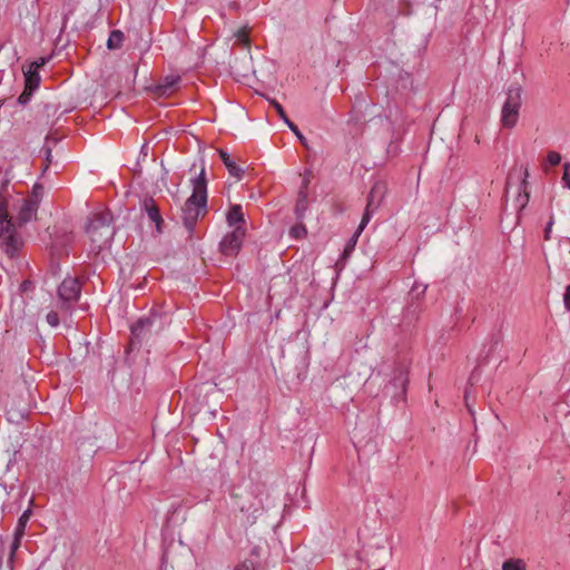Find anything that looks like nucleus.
I'll use <instances>...</instances> for the list:
<instances>
[{
    "label": "nucleus",
    "instance_id": "4be33fe9",
    "mask_svg": "<svg viewBox=\"0 0 570 570\" xmlns=\"http://www.w3.org/2000/svg\"><path fill=\"white\" fill-rule=\"evenodd\" d=\"M289 235L293 238L302 239L307 235V229L304 224L298 223L289 229Z\"/></svg>",
    "mask_w": 570,
    "mask_h": 570
},
{
    "label": "nucleus",
    "instance_id": "a878e982",
    "mask_svg": "<svg viewBox=\"0 0 570 570\" xmlns=\"http://www.w3.org/2000/svg\"><path fill=\"white\" fill-rule=\"evenodd\" d=\"M547 160L551 166H557L561 161V155L557 151H549Z\"/></svg>",
    "mask_w": 570,
    "mask_h": 570
},
{
    "label": "nucleus",
    "instance_id": "bb28decb",
    "mask_svg": "<svg viewBox=\"0 0 570 570\" xmlns=\"http://www.w3.org/2000/svg\"><path fill=\"white\" fill-rule=\"evenodd\" d=\"M562 181L564 186L570 189V163L563 164Z\"/></svg>",
    "mask_w": 570,
    "mask_h": 570
},
{
    "label": "nucleus",
    "instance_id": "39448f33",
    "mask_svg": "<svg viewBox=\"0 0 570 570\" xmlns=\"http://www.w3.org/2000/svg\"><path fill=\"white\" fill-rule=\"evenodd\" d=\"M164 328L161 318L157 314L140 318L131 326V344L135 342L148 341L154 334H158Z\"/></svg>",
    "mask_w": 570,
    "mask_h": 570
},
{
    "label": "nucleus",
    "instance_id": "6ab92c4d",
    "mask_svg": "<svg viewBox=\"0 0 570 570\" xmlns=\"http://www.w3.org/2000/svg\"><path fill=\"white\" fill-rule=\"evenodd\" d=\"M124 41V33L120 30H112L107 40L109 49H119Z\"/></svg>",
    "mask_w": 570,
    "mask_h": 570
},
{
    "label": "nucleus",
    "instance_id": "b1692460",
    "mask_svg": "<svg viewBox=\"0 0 570 570\" xmlns=\"http://www.w3.org/2000/svg\"><path fill=\"white\" fill-rule=\"evenodd\" d=\"M49 59L50 57H41L38 60L31 62L28 68L39 71V69L43 67L49 61Z\"/></svg>",
    "mask_w": 570,
    "mask_h": 570
},
{
    "label": "nucleus",
    "instance_id": "c9c22d12",
    "mask_svg": "<svg viewBox=\"0 0 570 570\" xmlns=\"http://www.w3.org/2000/svg\"><path fill=\"white\" fill-rule=\"evenodd\" d=\"M283 121L288 126V128L292 131H297V126L294 122H292L287 116H285V119H283Z\"/></svg>",
    "mask_w": 570,
    "mask_h": 570
},
{
    "label": "nucleus",
    "instance_id": "37998d69",
    "mask_svg": "<svg viewBox=\"0 0 570 570\" xmlns=\"http://www.w3.org/2000/svg\"><path fill=\"white\" fill-rule=\"evenodd\" d=\"M258 511H259V508H258V507L254 509V513H255V512H258Z\"/></svg>",
    "mask_w": 570,
    "mask_h": 570
},
{
    "label": "nucleus",
    "instance_id": "58836bf2",
    "mask_svg": "<svg viewBox=\"0 0 570 570\" xmlns=\"http://www.w3.org/2000/svg\"><path fill=\"white\" fill-rule=\"evenodd\" d=\"M357 238L358 237H355V234L352 236V238L350 239V244H348L350 248H353L355 246Z\"/></svg>",
    "mask_w": 570,
    "mask_h": 570
},
{
    "label": "nucleus",
    "instance_id": "1a4fd4ad",
    "mask_svg": "<svg viewBox=\"0 0 570 570\" xmlns=\"http://www.w3.org/2000/svg\"><path fill=\"white\" fill-rule=\"evenodd\" d=\"M38 207H39V203L36 198L22 199V204H21L18 215H17L19 225L27 224L32 218H35Z\"/></svg>",
    "mask_w": 570,
    "mask_h": 570
},
{
    "label": "nucleus",
    "instance_id": "f3484780",
    "mask_svg": "<svg viewBox=\"0 0 570 570\" xmlns=\"http://www.w3.org/2000/svg\"><path fill=\"white\" fill-rule=\"evenodd\" d=\"M23 73L27 90H36L40 85L39 71L28 68L27 70H23Z\"/></svg>",
    "mask_w": 570,
    "mask_h": 570
},
{
    "label": "nucleus",
    "instance_id": "412c9836",
    "mask_svg": "<svg viewBox=\"0 0 570 570\" xmlns=\"http://www.w3.org/2000/svg\"><path fill=\"white\" fill-rule=\"evenodd\" d=\"M502 570H527V566L522 559H509L503 562Z\"/></svg>",
    "mask_w": 570,
    "mask_h": 570
},
{
    "label": "nucleus",
    "instance_id": "dca6fc26",
    "mask_svg": "<svg viewBox=\"0 0 570 570\" xmlns=\"http://www.w3.org/2000/svg\"><path fill=\"white\" fill-rule=\"evenodd\" d=\"M226 219L230 226L244 223V213L242 206L233 205L226 215Z\"/></svg>",
    "mask_w": 570,
    "mask_h": 570
},
{
    "label": "nucleus",
    "instance_id": "c756f323",
    "mask_svg": "<svg viewBox=\"0 0 570 570\" xmlns=\"http://www.w3.org/2000/svg\"><path fill=\"white\" fill-rule=\"evenodd\" d=\"M32 91L33 90H27V88L24 87L23 92L18 98V102L21 105L27 104L32 95Z\"/></svg>",
    "mask_w": 570,
    "mask_h": 570
},
{
    "label": "nucleus",
    "instance_id": "7c9ffc66",
    "mask_svg": "<svg viewBox=\"0 0 570 570\" xmlns=\"http://www.w3.org/2000/svg\"><path fill=\"white\" fill-rule=\"evenodd\" d=\"M31 517V509H27L19 518L18 523L19 525H27L29 519Z\"/></svg>",
    "mask_w": 570,
    "mask_h": 570
},
{
    "label": "nucleus",
    "instance_id": "7ed1b4c3",
    "mask_svg": "<svg viewBox=\"0 0 570 570\" xmlns=\"http://www.w3.org/2000/svg\"><path fill=\"white\" fill-rule=\"evenodd\" d=\"M522 87L518 83L508 87L500 117L503 128L512 129L517 126L522 107Z\"/></svg>",
    "mask_w": 570,
    "mask_h": 570
},
{
    "label": "nucleus",
    "instance_id": "9d476101",
    "mask_svg": "<svg viewBox=\"0 0 570 570\" xmlns=\"http://www.w3.org/2000/svg\"><path fill=\"white\" fill-rule=\"evenodd\" d=\"M390 558V552L384 547H377L375 550L371 552L368 559V567L372 570H384L385 563Z\"/></svg>",
    "mask_w": 570,
    "mask_h": 570
},
{
    "label": "nucleus",
    "instance_id": "f03ea898",
    "mask_svg": "<svg viewBox=\"0 0 570 570\" xmlns=\"http://www.w3.org/2000/svg\"><path fill=\"white\" fill-rule=\"evenodd\" d=\"M112 220L114 217L109 210L95 213L88 218L86 234L90 240V250L95 254L110 245L115 235Z\"/></svg>",
    "mask_w": 570,
    "mask_h": 570
},
{
    "label": "nucleus",
    "instance_id": "72a5a7b5",
    "mask_svg": "<svg viewBox=\"0 0 570 570\" xmlns=\"http://www.w3.org/2000/svg\"><path fill=\"white\" fill-rule=\"evenodd\" d=\"M563 303H564V307L570 311V285H568L566 287V292H564V295H563Z\"/></svg>",
    "mask_w": 570,
    "mask_h": 570
},
{
    "label": "nucleus",
    "instance_id": "4c0bfd02",
    "mask_svg": "<svg viewBox=\"0 0 570 570\" xmlns=\"http://www.w3.org/2000/svg\"><path fill=\"white\" fill-rule=\"evenodd\" d=\"M51 159H52L51 149L47 148L46 149V161H47V165L51 163Z\"/></svg>",
    "mask_w": 570,
    "mask_h": 570
},
{
    "label": "nucleus",
    "instance_id": "e433bc0d",
    "mask_svg": "<svg viewBox=\"0 0 570 570\" xmlns=\"http://www.w3.org/2000/svg\"><path fill=\"white\" fill-rule=\"evenodd\" d=\"M297 138L299 139V141L306 147V139L305 137L301 134L299 129L297 128V131H293Z\"/></svg>",
    "mask_w": 570,
    "mask_h": 570
},
{
    "label": "nucleus",
    "instance_id": "cd10ccee",
    "mask_svg": "<svg viewBox=\"0 0 570 570\" xmlns=\"http://www.w3.org/2000/svg\"><path fill=\"white\" fill-rule=\"evenodd\" d=\"M47 322L50 326L56 327L59 325V316L56 312L51 311L47 314Z\"/></svg>",
    "mask_w": 570,
    "mask_h": 570
},
{
    "label": "nucleus",
    "instance_id": "f8f14e48",
    "mask_svg": "<svg viewBox=\"0 0 570 570\" xmlns=\"http://www.w3.org/2000/svg\"><path fill=\"white\" fill-rule=\"evenodd\" d=\"M386 194V185L383 181H377L373 185L368 197H367V204L370 207H373V209H377Z\"/></svg>",
    "mask_w": 570,
    "mask_h": 570
},
{
    "label": "nucleus",
    "instance_id": "c85d7f7f",
    "mask_svg": "<svg viewBox=\"0 0 570 570\" xmlns=\"http://www.w3.org/2000/svg\"><path fill=\"white\" fill-rule=\"evenodd\" d=\"M234 570H255L254 562L250 560H245L237 564Z\"/></svg>",
    "mask_w": 570,
    "mask_h": 570
},
{
    "label": "nucleus",
    "instance_id": "aec40b11",
    "mask_svg": "<svg viewBox=\"0 0 570 570\" xmlns=\"http://www.w3.org/2000/svg\"><path fill=\"white\" fill-rule=\"evenodd\" d=\"M376 209H373V207H370L368 204H366V208H365V212L363 214V217H362V220L358 225V228L356 229L355 232V237H358L361 235V233L363 232V229L365 228V226L368 224V222L371 220V217H372V214L375 212Z\"/></svg>",
    "mask_w": 570,
    "mask_h": 570
},
{
    "label": "nucleus",
    "instance_id": "79ce46f5",
    "mask_svg": "<svg viewBox=\"0 0 570 570\" xmlns=\"http://www.w3.org/2000/svg\"><path fill=\"white\" fill-rule=\"evenodd\" d=\"M29 284L27 282L22 283L21 284V287L23 291H26L28 288Z\"/></svg>",
    "mask_w": 570,
    "mask_h": 570
},
{
    "label": "nucleus",
    "instance_id": "4468645a",
    "mask_svg": "<svg viewBox=\"0 0 570 570\" xmlns=\"http://www.w3.org/2000/svg\"><path fill=\"white\" fill-rule=\"evenodd\" d=\"M308 191L305 189H299L297 194V200L295 206V214L297 219H303L307 208H308Z\"/></svg>",
    "mask_w": 570,
    "mask_h": 570
},
{
    "label": "nucleus",
    "instance_id": "ddd939ff",
    "mask_svg": "<svg viewBox=\"0 0 570 570\" xmlns=\"http://www.w3.org/2000/svg\"><path fill=\"white\" fill-rule=\"evenodd\" d=\"M219 157L224 163L225 167L227 168L229 175L237 179H240L244 174V170L235 163L230 155L227 151L220 149Z\"/></svg>",
    "mask_w": 570,
    "mask_h": 570
},
{
    "label": "nucleus",
    "instance_id": "ea45409f",
    "mask_svg": "<svg viewBox=\"0 0 570 570\" xmlns=\"http://www.w3.org/2000/svg\"><path fill=\"white\" fill-rule=\"evenodd\" d=\"M551 226H552V222H550L546 228V239L549 238V233H550V229H551Z\"/></svg>",
    "mask_w": 570,
    "mask_h": 570
},
{
    "label": "nucleus",
    "instance_id": "f704fd0d",
    "mask_svg": "<svg viewBox=\"0 0 570 570\" xmlns=\"http://www.w3.org/2000/svg\"><path fill=\"white\" fill-rule=\"evenodd\" d=\"M311 183V173H305L303 177V183L299 189H305L308 191V185Z\"/></svg>",
    "mask_w": 570,
    "mask_h": 570
},
{
    "label": "nucleus",
    "instance_id": "2eb2a0df",
    "mask_svg": "<svg viewBox=\"0 0 570 570\" xmlns=\"http://www.w3.org/2000/svg\"><path fill=\"white\" fill-rule=\"evenodd\" d=\"M529 176L528 170L524 171V178L521 180L519 186V194L517 196V205L519 210H522L529 203V193L527 191V178Z\"/></svg>",
    "mask_w": 570,
    "mask_h": 570
},
{
    "label": "nucleus",
    "instance_id": "423d86ee",
    "mask_svg": "<svg viewBox=\"0 0 570 570\" xmlns=\"http://www.w3.org/2000/svg\"><path fill=\"white\" fill-rule=\"evenodd\" d=\"M245 229L236 226L235 229L224 236L219 244L220 253L225 256H236L242 248Z\"/></svg>",
    "mask_w": 570,
    "mask_h": 570
},
{
    "label": "nucleus",
    "instance_id": "9b49d317",
    "mask_svg": "<svg viewBox=\"0 0 570 570\" xmlns=\"http://www.w3.org/2000/svg\"><path fill=\"white\" fill-rule=\"evenodd\" d=\"M142 208L147 213L149 219L156 224L157 232H161V225L164 223L159 208L153 198H146L142 202Z\"/></svg>",
    "mask_w": 570,
    "mask_h": 570
},
{
    "label": "nucleus",
    "instance_id": "f257e3e1",
    "mask_svg": "<svg viewBox=\"0 0 570 570\" xmlns=\"http://www.w3.org/2000/svg\"><path fill=\"white\" fill-rule=\"evenodd\" d=\"M206 204L207 180L205 168L202 167L198 176L193 179V194L181 208V220L189 235L193 234L198 218L206 214Z\"/></svg>",
    "mask_w": 570,
    "mask_h": 570
},
{
    "label": "nucleus",
    "instance_id": "6e6552de",
    "mask_svg": "<svg viewBox=\"0 0 570 570\" xmlns=\"http://www.w3.org/2000/svg\"><path fill=\"white\" fill-rule=\"evenodd\" d=\"M180 80L178 75H168L153 88V92L157 97H168L179 88Z\"/></svg>",
    "mask_w": 570,
    "mask_h": 570
},
{
    "label": "nucleus",
    "instance_id": "2f4dec72",
    "mask_svg": "<svg viewBox=\"0 0 570 570\" xmlns=\"http://www.w3.org/2000/svg\"><path fill=\"white\" fill-rule=\"evenodd\" d=\"M271 104L274 106V108L276 109V111H277V114L279 115V117H281L282 119H285L286 114H285V111H284V109H283L282 105H281V104H278L276 100H271Z\"/></svg>",
    "mask_w": 570,
    "mask_h": 570
},
{
    "label": "nucleus",
    "instance_id": "a19ab883",
    "mask_svg": "<svg viewBox=\"0 0 570 570\" xmlns=\"http://www.w3.org/2000/svg\"><path fill=\"white\" fill-rule=\"evenodd\" d=\"M417 291H419V286H414L412 288V295H414L415 293H417L416 295H419L420 293Z\"/></svg>",
    "mask_w": 570,
    "mask_h": 570
},
{
    "label": "nucleus",
    "instance_id": "20e7f679",
    "mask_svg": "<svg viewBox=\"0 0 570 570\" xmlns=\"http://www.w3.org/2000/svg\"><path fill=\"white\" fill-rule=\"evenodd\" d=\"M0 240L3 252L9 257H14L23 246L10 217L0 216Z\"/></svg>",
    "mask_w": 570,
    "mask_h": 570
},
{
    "label": "nucleus",
    "instance_id": "a211bd4d",
    "mask_svg": "<svg viewBox=\"0 0 570 570\" xmlns=\"http://www.w3.org/2000/svg\"><path fill=\"white\" fill-rule=\"evenodd\" d=\"M234 37L236 39V43L242 46L243 48L249 49L250 39H249V28L242 27L237 31L234 32Z\"/></svg>",
    "mask_w": 570,
    "mask_h": 570
},
{
    "label": "nucleus",
    "instance_id": "5701e85b",
    "mask_svg": "<svg viewBox=\"0 0 570 570\" xmlns=\"http://www.w3.org/2000/svg\"><path fill=\"white\" fill-rule=\"evenodd\" d=\"M4 188H6V184L3 185L2 189L0 190V216L2 217H9V204H8V199L7 197L4 196Z\"/></svg>",
    "mask_w": 570,
    "mask_h": 570
},
{
    "label": "nucleus",
    "instance_id": "0eeeda50",
    "mask_svg": "<svg viewBox=\"0 0 570 570\" xmlns=\"http://www.w3.org/2000/svg\"><path fill=\"white\" fill-rule=\"evenodd\" d=\"M81 285L76 277H67L58 288L59 298L63 303L76 302L80 295Z\"/></svg>",
    "mask_w": 570,
    "mask_h": 570
},
{
    "label": "nucleus",
    "instance_id": "473e14b6",
    "mask_svg": "<svg viewBox=\"0 0 570 570\" xmlns=\"http://www.w3.org/2000/svg\"><path fill=\"white\" fill-rule=\"evenodd\" d=\"M24 531H26V527L24 525L17 524L13 538L21 540L22 537L24 535Z\"/></svg>",
    "mask_w": 570,
    "mask_h": 570
},
{
    "label": "nucleus",
    "instance_id": "393cba45",
    "mask_svg": "<svg viewBox=\"0 0 570 570\" xmlns=\"http://www.w3.org/2000/svg\"><path fill=\"white\" fill-rule=\"evenodd\" d=\"M21 544V540L20 539H14L12 540L11 542V546H10V554H9V562L12 563L13 562V559H14V556H16V552L17 550L19 549Z\"/></svg>",
    "mask_w": 570,
    "mask_h": 570
}]
</instances>
